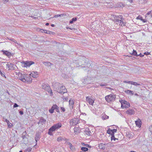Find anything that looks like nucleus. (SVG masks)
I'll list each match as a JSON object with an SVG mask.
<instances>
[{
    "label": "nucleus",
    "mask_w": 152,
    "mask_h": 152,
    "mask_svg": "<svg viewBox=\"0 0 152 152\" xmlns=\"http://www.w3.org/2000/svg\"><path fill=\"white\" fill-rule=\"evenodd\" d=\"M49 25V23H46L45 25L46 26H48Z\"/></svg>",
    "instance_id": "obj_63"
},
{
    "label": "nucleus",
    "mask_w": 152,
    "mask_h": 152,
    "mask_svg": "<svg viewBox=\"0 0 152 152\" xmlns=\"http://www.w3.org/2000/svg\"><path fill=\"white\" fill-rule=\"evenodd\" d=\"M70 125L72 126H74L76 125V118H73L70 121Z\"/></svg>",
    "instance_id": "obj_17"
},
{
    "label": "nucleus",
    "mask_w": 152,
    "mask_h": 152,
    "mask_svg": "<svg viewBox=\"0 0 152 152\" xmlns=\"http://www.w3.org/2000/svg\"><path fill=\"white\" fill-rule=\"evenodd\" d=\"M63 14L57 15H54V17H52L51 18H57V17H62V16H63Z\"/></svg>",
    "instance_id": "obj_33"
},
{
    "label": "nucleus",
    "mask_w": 152,
    "mask_h": 152,
    "mask_svg": "<svg viewBox=\"0 0 152 152\" xmlns=\"http://www.w3.org/2000/svg\"><path fill=\"white\" fill-rule=\"evenodd\" d=\"M115 98L116 96L115 95L110 94L106 96L105 99L107 102H109L111 101H114Z\"/></svg>",
    "instance_id": "obj_5"
},
{
    "label": "nucleus",
    "mask_w": 152,
    "mask_h": 152,
    "mask_svg": "<svg viewBox=\"0 0 152 152\" xmlns=\"http://www.w3.org/2000/svg\"><path fill=\"white\" fill-rule=\"evenodd\" d=\"M99 147L101 149H104L105 148V145L102 143H100L99 145Z\"/></svg>",
    "instance_id": "obj_21"
},
{
    "label": "nucleus",
    "mask_w": 152,
    "mask_h": 152,
    "mask_svg": "<svg viewBox=\"0 0 152 152\" xmlns=\"http://www.w3.org/2000/svg\"><path fill=\"white\" fill-rule=\"evenodd\" d=\"M42 86L43 89L47 91L50 93V95L51 96H53V92L49 86L46 84H43L42 85Z\"/></svg>",
    "instance_id": "obj_4"
},
{
    "label": "nucleus",
    "mask_w": 152,
    "mask_h": 152,
    "mask_svg": "<svg viewBox=\"0 0 152 152\" xmlns=\"http://www.w3.org/2000/svg\"><path fill=\"white\" fill-rule=\"evenodd\" d=\"M124 82V83H128V81H126V80H124V82Z\"/></svg>",
    "instance_id": "obj_56"
},
{
    "label": "nucleus",
    "mask_w": 152,
    "mask_h": 152,
    "mask_svg": "<svg viewBox=\"0 0 152 152\" xmlns=\"http://www.w3.org/2000/svg\"><path fill=\"white\" fill-rule=\"evenodd\" d=\"M120 24V25L121 26H124V22H123V20H120L119 22Z\"/></svg>",
    "instance_id": "obj_35"
},
{
    "label": "nucleus",
    "mask_w": 152,
    "mask_h": 152,
    "mask_svg": "<svg viewBox=\"0 0 152 152\" xmlns=\"http://www.w3.org/2000/svg\"><path fill=\"white\" fill-rule=\"evenodd\" d=\"M19 113L21 115H22L23 114V112L21 110H20L19 111Z\"/></svg>",
    "instance_id": "obj_50"
},
{
    "label": "nucleus",
    "mask_w": 152,
    "mask_h": 152,
    "mask_svg": "<svg viewBox=\"0 0 152 152\" xmlns=\"http://www.w3.org/2000/svg\"><path fill=\"white\" fill-rule=\"evenodd\" d=\"M56 106V108L55 110H56V111L58 112H59V107L57 106V105L55 104Z\"/></svg>",
    "instance_id": "obj_40"
},
{
    "label": "nucleus",
    "mask_w": 152,
    "mask_h": 152,
    "mask_svg": "<svg viewBox=\"0 0 152 152\" xmlns=\"http://www.w3.org/2000/svg\"><path fill=\"white\" fill-rule=\"evenodd\" d=\"M133 82H132L131 81H128L129 83H130L132 85V83H133Z\"/></svg>",
    "instance_id": "obj_53"
},
{
    "label": "nucleus",
    "mask_w": 152,
    "mask_h": 152,
    "mask_svg": "<svg viewBox=\"0 0 152 152\" xmlns=\"http://www.w3.org/2000/svg\"><path fill=\"white\" fill-rule=\"evenodd\" d=\"M56 107V106L54 104L52 107L49 110V111L50 113H53L54 110L55 109Z\"/></svg>",
    "instance_id": "obj_22"
},
{
    "label": "nucleus",
    "mask_w": 152,
    "mask_h": 152,
    "mask_svg": "<svg viewBox=\"0 0 152 152\" xmlns=\"http://www.w3.org/2000/svg\"><path fill=\"white\" fill-rule=\"evenodd\" d=\"M114 18L115 21L116 22V23L118 22H119L120 20H124V18H123L122 15H120L118 16L115 15Z\"/></svg>",
    "instance_id": "obj_10"
},
{
    "label": "nucleus",
    "mask_w": 152,
    "mask_h": 152,
    "mask_svg": "<svg viewBox=\"0 0 152 152\" xmlns=\"http://www.w3.org/2000/svg\"><path fill=\"white\" fill-rule=\"evenodd\" d=\"M85 58L84 57L80 56L78 57L77 63V67L81 66V67L85 68L86 69H87L88 67L91 66V61H85Z\"/></svg>",
    "instance_id": "obj_1"
},
{
    "label": "nucleus",
    "mask_w": 152,
    "mask_h": 152,
    "mask_svg": "<svg viewBox=\"0 0 152 152\" xmlns=\"http://www.w3.org/2000/svg\"><path fill=\"white\" fill-rule=\"evenodd\" d=\"M138 56H139L140 57H142L144 56V55H142L141 53H140L139 55Z\"/></svg>",
    "instance_id": "obj_52"
},
{
    "label": "nucleus",
    "mask_w": 152,
    "mask_h": 152,
    "mask_svg": "<svg viewBox=\"0 0 152 152\" xmlns=\"http://www.w3.org/2000/svg\"><path fill=\"white\" fill-rule=\"evenodd\" d=\"M61 110L63 112L65 111V110L64 108L63 107H61Z\"/></svg>",
    "instance_id": "obj_49"
},
{
    "label": "nucleus",
    "mask_w": 152,
    "mask_h": 152,
    "mask_svg": "<svg viewBox=\"0 0 152 152\" xmlns=\"http://www.w3.org/2000/svg\"><path fill=\"white\" fill-rule=\"evenodd\" d=\"M51 26L53 27H54L55 26V25L54 24H52L51 25Z\"/></svg>",
    "instance_id": "obj_61"
},
{
    "label": "nucleus",
    "mask_w": 152,
    "mask_h": 152,
    "mask_svg": "<svg viewBox=\"0 0 152 152\" xmlns=\"http://www.w3.org/2000/svg\"><path fill=\"white\" fill-rule=\"evenodd\" d=\"M26 132H23V133L21 136L23 138L22 142L23 143H26L28 141V139L26 137Z\"/></svg>",
    "instance_id": "obj_8"
},
{
    "label": "nucleus",
    "mask_w": 152,
    "mask_h": 152,
    "mask_svg": "<svg viewBox=\"0 0 152 152\" xmlns=\"http://www.w3.org/2000/svg\"><path fill=\"white\" fill-rule=\"evenodd\" d=\"M131 54H132L133 55L135 56H138V55L137 54L136 51L134 50H133V52H132V53H131Z\"/></svg>",
    "instance_id": "obj_27"
},
{
    "label": "nucleus",
    "mask_w": 152,
    "mask_h": 152,
    "mask_svg": "<svg viewBox=\"0 0 152 152\" xmlns=\"http://www.w3.org/2000/svg\"><path fill=\"white\" fill-rule=\"evenodd\" d=\"M70 148L71 150H72L73 149V148L72 145H71L70 146Z\"/></svg>",
    "instance_id": "obj_48"
},
{
    "label": "nucleus",
    "mask_w": 152,
    "mask_h": 152,
    "mask_svg": "<svg viewBox=\"0 0 152 152\" xmlns=\"http://www.w3.org/2000/svg\"><path fill=\"white\" fill-rule=\"evenodd\" d=\"M39 31L40 32L42 33H46L47 32V30H43L42 29L39 28Z\"/></svg>",
    "instance_id": "obj_30"
},
{
    "label": "nucleus",
    "mask_w": 152,
    "mask_h": 152,
    "mask_svg": "<svg viewBox=\"0 0 152 152\" xmlns=\"http://www.w3.org/2000/svg\"><path fill=\"white\" fill-rule=\"evenodd\" d=\"M18 75L19 77V79L20 80H21L23 82H26V80L25 79V75H23L21 73H19Z\"/></svg>",
    "instance_id": "obj_12"
},
{
    "label": "nucleus",
    "mask_w": 152,
    "mask_h": 152,
    "mask_svg": "<svg viewBox=\"0 0 152 152\" xmlns=\"http://www.w3.org/2000/svg\"><path fill=\"white\" fill-rule=\"evenodd\" d=\"M46 120L43 118L42 117L40 119L39 122L41 123L44 124L46 122Z\"/></svg>",
    "instance_id": "obj_25"
},
{
    "label": "nucleus",
    "mask_w": 152,
    "mask_h": 152,
    "mask_svg": "<svg viewBox=\"0 0 152 152\" xmlns=\"http://www.w3.org/2000/svg\"><path fill=\"white\" fill-rule=\"evenodd\" d=\"M84 132L85 134L88 136L91 135L92 134V133L91 132L90 130L88 128H86L85 129Z\"/></svg>",
    "instance_id": "obj_16"
},
{
    "label": "nucleus",
    "mask_w": 152,
    "mask_h": 152,
    "mask_svg": "<svg viewBox=\"0 0 152 152\" xmlns=\"http://www.w3.org/2000/svg\"><path fill=\"white\" fill-rule=\"evenodd\" d=\"M127 94H130L131 95H133L134 94L132 93L133 91L129 90H126L124 91Z\"/></svg>",
    "instance_id": "obj_23"
},
{
    "label": "nucleus",
    "mask_w": 152,
    "mask_h": 152,
    "mask_svg": "<svg viewBox=\"0 0 152 152\" xmlns=\"http://www.w3.org/2000/svg\"><path fill=\"white\" fill-rule=\"evenodd\" d=\"M34 63L32 61H26L22 63V65L25 67H29Z\"/></svg>",
    "instance_id": "obj_7"
},
{
    "label": "nucleus",
    "mask_w": 152,
    "mask_h": 152,
    "mask_svg": "<svg viewBox=\"0 0 152 152\" xmlns=\"http://www.w3.org/2000/svg\"><path fill=\"white\" fill-rule=\"evenodd\" d=\"M108 118L109 116L106 115H104L102 116V119L104 120L107 119Z\"/></svg>",
    "instance_id": "obj_34"
},
{
    "label": "nucleus",
    "mask_w": 152,
    "mask_h": 152,
    "mask_svg": "<svg viewBox=\"0 0 152 152\" xmlns=\"http://www.w3.org/2000/svg\"><path fill=\"white\" fill-rule=\"evenodd\" d=\"M8 126L9 128L12 127L13 126L12 124L11 123H9V124L8 123Z\"/></svg>",
    "instance_id": "obj_44"
},
{
    "label": "nucleus",
    "mask_w": 152,
    "mask_h": 152,
    "mask_svg": "<svg viewBox=\"0 0 152 152\" xmlns=\"http://www.w3.org/2000/svg\"><path fill=\"white\" fill-rule=\"evenodd\" d=\"M86 101H87L90 104L93 105V103L94 102V100L90 98L89 97L87 96L86 97Z\"/></svg>",
    "instance_id": "obj_14"
},
{
    "label": "nucleus",
    "mask_w": 152,
    "mask_h": 152,
    "mask_svg": "<svg viewBox=\"0 0 152 152\" xmlns=\"http://www.w3.org/2000/svg\"><path fill=\"white\" fill-rule=\"evenodd\" d=\"M6 122L7 123V124H8V123H10L9 121L8 120H6Z\"/></svg>",
    "instance_id": "obj_58"
},
{
    "label": "nucleus",
    "mask_w": 152,
    "mask_h": 152,
    "mask_svg": "<svg viewBox=\"0 0 152 152\" xmlns=\"http://www.w3.org/2000/svg\"><path fill=\"white\" fill-rule=\"evenodd\" d=\"M145 18L148 20H152V10L148 12L146 14Z\"/></svg>",
    "instance_id": "obj_9"
},
{
    "label": "nucleus",
    "mask_w": 152,
    "mask_h": 152,
    "mask_svg": "<svg viewBox=\"0 0 152 152\" xmlns=\"http://www.w3.org/2000/svg\"><path fill=\"white\" fill-rule=\"evenodd\" d=\"M72 19V20H70L69 21V23L71 24L72 23L73 21H75L76 20V18H73Z\"/></svg>",
    "instance_id": "obj_41"
},
{
    "label": "nucleus",
    "mask_w": 152,
    "mask_h": 152,
    "mask_svg": "<svg viewBox=\"0 0 152 152\" xmlns=\"http://www.w3.org/2000/svg\"><path fill=\"white\" fill-rule=\"evenodd\" d=\"M126 113L129 115H134L135 113V111L132 109H129L126 112Z\"/></svg>",
    "instance_id": "obj_11"
},
{
    "label": "nucleus",
    "mask_w": 152,
    "mask_h": 152,
    "mask_svg": "<svg viewBox=\"0 0 152 152\" xmlns=\"http://www.w3.org/2000/svg\"><path fill=\"white\" fill-rule=\"evenodd\" d=\"M67 144L69 146H70L71 145H72L69 142H67Z\"/></svg>",
    "instance_id": "obj_57"
},
{
    "label": "nucleus",
    "mask_w": 152,
    "mask_h": 152,
    "mask_svg": "<svg viewBox=\"0 0 152 152\" xmlns=\"http://www.w3.org/2000/svg\"><path fill=\"white\" fill-rule=\"evenodd\" d=\"M74 104V102L73 100L70 99L69 101V104L70 105L71 108H73V104Z\"/></svg>",
    "instance_id": "obj_26"
},
{
    "label": "nucleus",
    "mask_w": 152,
    "mask_h": 152,
    "mask_svg": "<svg viewBox=\"0 0 152 152\" xmlns=\"http://www.w3.org/2000/svg\"><path fill=\"white\" fill-rule=\"evenodd\" d=\"M7 66L8 67L9 69L10 70H13L14 69V65L11 63H10V64H7Z\"/></svg>",
    "instance_id": "obj_20"
},
{
    "label": "nucleus",
    "mask_w": 152,
    "mask_h": 152,
    "mask_svg": "<svg viewBox=\"0 0 152 152\" xmlns=\"http://www.w3.org/2000/svg\"><path fill=\"white\" fill-rule=\"evenodd\" d=\"M107 133L109 134H111V135H112V129H109L107 131Z\"/></svg>",
    "instance_id": "obj_37"
},
{
    "label": "nucleus",
    "mask_w": 152,
    "mask_h": 152,
    "mask_svg": "<svg viewBox=\"0 0 152 152\" xmlns=\"http://www.w3.org/2000/svg\"><path fill=\"white\" fill-rule=\"evenodd\" d=\"M62 98L65 101H67L68 100V98L67 97H65L64 96H63L62 97Z\"/></svg>",
    "instance_id": "obj_38"
},
{
    "label": "nucleus",
    "mask_w": 152,
    "mask_h": 152,
    "mask_svg": "<svg viewBox=\"0 0 152 152\" xmlns=\"http://www.w3.org/2000/svg\"><path fill=\"white\" fill-rule=\"evenodd\" d=\"M31 77V76H28L27 77H25V79L26 80V82L27 81L28 82H31L32 79Z\"/></svg>",
    "instance_id": "obj_19"
},
{
    "label": "nucleus",
    "mask_w": 152,
    "mask_h": 152,
    "mask_svg": "<svg viewBox=\"0 0 152 152\" xmlns=\"http://www.w3.org/2000/svg\"><path fill=\"white\" fill-rule=\"evenodd\" d=\"M132 85H135V86H141L142 85V83H137L136 82H133V83H132Z\"/></svg>",
    "instance_id": "obj_32"
},
{
    "label": "nucleus",
    "mask_w": 152,
    "mask_h": 152,
    "mask_svg": "<svg viewBox=\"0 0 152 152\" xmlns=\"http://www.w3.org/2000/svg\"><path fill=\"white\" fill-rule=\"evenodd\" d=\"M112 134H114V133L115 132H117V129H112Z\"/></svg>",
    "instance_id": "obj_43"
},
{
    "label": "nucleus",
    "mask_w": 152,
    "mask_h": 152,
    "mask_svg": "<svg viewBox=\"0 0 152 152\" xmlns=\"http://www.w3.org/2000/svg\"><path fill=\"white\" fill-rule=\"evenodd\" d=\"M107 85V84L106 83H104V84H102L101 83L100 84V86H105Z\"/></svg>",
    "instance_id": "obj_46"
},
{
    "label": "nucleus",
    "mask_w": 152,
    "mask_h": 152,
    "mask_svg": "<svg viewBox=\"0 0 152 152\" xmlns=\"http://www.w3.org/2000/svg\"><path fill=\"white\" fill-rule=\"evenodd\" d=\"M81 150L83 151H86L88 150V149L86 147H82L81 148Z\"/></svg>",
    "instance_id": "obj_29"
},
{
    "label": "nucleus",
    "mask_w": 152,
    "mask_h": 152,
    "mask_svg": "<svg viewBox=\"0 0 152 152\" xmlns=\"http://www.w3.org/2000/svg\"><path fill=\"white\" fill-rule=\"evenodd\" d=\"M80 128L77 127V133H80Z\"/></svg>",
    "instance_id": "obj_45"
},
{
    "label": "nucleus",
    "mask_w": 152,
    "mask_h": 152,
    "mask_svg": "<svg viewBox=\"0 0 152 152\" xmlns=\"http://www.w3.org/2000/svg\"><path fill=\"white\" fill-rule=\"evenodd\" d=\"M0 74L3 77L4 76V74H3L1 72V73H0Z\"/></svg>",
    "instance_id": "obj_55"
},
{
    "label": "nucleus",
    "mask_w": 152,
    "mask_h": 152,
    "mask_svg": "<svg viewBox=\"0 0 152 152\" xmlns=\"http://www.w3.org/2000/svg\"><path fill=\"white\" fill-rule=\"evenodd\" d=\"M135 123L137 126L140 128L141 127L142 125V122L140 119H138L135 122Z\"/></svg>",
    "instance_id": "obj_15"
},
{
    "label": "nucleus",
    "mask_w": 152,
    "mask_h": 152,
    "mask_svg": "<svg viewBox=\"0 0 152 152\" xmlns=\"http://www.w3.org/2000/svg\"><path fill=\"white\" fill-rule=\"evenodd\" d=\"M4 1V2L6 1V2H7L8 1V0H3Z\"/></svg>",
    "instance_id": "obj_60"
},
{
    "label": "nucleus",
    "mask_w": 152,
    "mask_h": 152,
    "mask_svg": "<svg viewBox=\"0 0 152 152\" xmlns=\"http://www.w3.org/2000/svg\"><path fill=\"white\" fill-rule=\"evenodd\" d=\"M31 148H28L26 149L25 152H31Z\"/></svg>",
    "instance_id": "obj_31"
},
{
    "label": "nucleus",
    "mask_w": 152,
    "mask_h": 152,
    "mask_svg": "<svg viewBox=\"0 0 152 152\" xmlns=\"http://www.w3.org/2000/svg\"><path fill=\"white\" fill-rule=\"evenodd\" d=\"M144 54L146 55H148L149 54V53L148 52H145L144 53Z\"/></svg>",
    "instance_id": "obj_51"
},
{
    "label": "nucleus",
    "mask_w": 152,
    "mask_h": 152,
    "mask_svg": "<svg viewBox=\"0 0 152 152\" xmlns=\"http://www.w3.org/2000/svg\"><path fill=\"white\" fill-rule=\"evenodd\" d=\"M18 106V105L16 103H15L14 105V107H15Z\"/></svg>",
    "instance_id": "obj_47"
},
{
    "label": "nucleus",
    "mask_w": 152,
    "mask_h": 152,
    "mask_svg": "<svg viewBox=\"0 0 152 152\" xmlns=\"http://www.w3.org/2000/svg\"><path fill=\"white\" fill-rule=\"evenodd\" d=\"M1 51L3 52V53L4 54L7 56L9 58L11 55H12V53L9 52L8 51L2 50Z\"/></svg>",
    "instance_id": "obj_13"
},
{
    "label": "nucleus",
    "mask_w": 152,
    "mask_h": 152,
    "mask_svg": "<svg viewBox=\"0 0 152 152\" xmlns=\"http://www.w3.org/2000/svg\"><path fill=\"white\" fill-rule=\"evenodd\" d=\"M43 64L44 65L48 66H50L51 64V63L48 61L43 62Z\"/></svg>",
    "instance_id": "obj_24"
},
{
    "label": "nucleus",
    "mask_w": 152,
    "mask_h": 152,
    "mask_svg": "<svg viewBox=\"0 0 152 152\" xmlns=\"http://www.w3.org/2000/svg\"><path fill=\"white\" fill-rule=\"evenodd\" d=\"M53 86L54 90L60 93L63 94L67 92L65 87L58 82L53 83Z\"/></svg>",
    "instance_id": "obj_2"
},
{
    "label": "nucleus",
    "mask_w": 152,
    "mask_h": 152,
    "mask_svg": "<svg viewBox=\"0 0 152 152\" xmlns=\"http://www.w3.org/2000/svg\"><path fill=\"white\" fill-rule=\"evenodd\" d=\"M0 74L3 77L4 76V74H3L1 72V73H0Z\"/></svg>",
    "instance_id": "obj_54"
},
{
    "label": "nucleus",
    "mask_w": 152,
    "mask_h": 152,
    "mask_svg": "<svg viewBox=\"0 0 152 152\" xmlns=\"http://www.w3.org/2000/svg\"><path fill=\"white\" fill-rule=\"evenodd\" d=\"M46 33L50 34H53L54 32L51 31H47V32Z\"/></svg>",
    "instance_id": "obj_36"
},
{
    "label": "nucleus",
    "mask_w": 152,
    "mask_h": 152,
    "mask_svg": "<svg viewBox=\"0 0 152 152\" xmlns=\"http://www.w3.org/2000/svg\"><path fill=\"white\" fill-rule=\"evenodd\" d=\"M129 152H136L134 151H129Z\"/></svg>",
    "instance_id": "obj_64"
},
{
    "label": "nucleus",
    "mask_w": 152,
    "mask_h": 152,
    "mask_svg": "<svg viewBox=\"0 0 152 152\" xmlns=\"http://www.w3.org/2000/svg\"><path fill=\"white\" fill-rule=\"evenodd\" d=\"M111 140H113L114 141H115V140H118V139L115 137L114 134H113L111 135Z\"/></svg>",
    "instance_id": "obj_28"
},
{
    "label": "nucleus",
    "mask_w": 152,
    "mask_h": 152,
    "mask_svg": "<svg viewBox=\"0 0 152 152\" xmlns=\"http://www.w3.org/2000/svg\"><path fill=\"white\" fill-rule=\"evenodd\" d=\"M62 139L63 138L62 137H59L57 138V140L58 141H60L62 140Z\"/></svg>",
    "instance_id": "obj_39"
},
{
    "label": "nucleus",
    "mask_w": 152,
    "mask_h": 152,
    "mask_svg": "<svg viewBox=\"0 0 152 152\" xmlns=\"http://www.w3.org/2000/svg\"><path fill=\"white\" fill-rule=\"evenodd\" d=\"M85 145L87 147H88L89 145L88 144H86Z\"/></svg>",
    "instance_id": "obj_62"
},
{
    "label": "nucleus",
    "mask_w": 152,
    "mask_h": 152,
    "mask_svg": "<svg viewBox=\"0 0 152 152\" xmlns=\"http://www.w3.org/2000/svg\"><path fill=\"white\" fill-rule=\"evenodd\" d=\"M61 124L58 123L52 126L49 130L48 134L50 135H52V132L57 129L61 126Z\"/></svg>",
    "instance_id": "obj_3"
},
{
    "label": "nucleus",
    "mask_w": 152,
    "mask_h": 152,
    "mask_svg": "<svg viewBox=\"0 0 152 152\" xmlns=\"http://www.w3.org/2000/svg\"><path fill=\"white\" fill-rule=\"evenodd\" d=\"M120 102L121 104V107L122 108H128L130 106V104L125 100H121V101H120Z\"/></svg>",
    "instance_id": "obj_6"
},
{
    "label": "nucleus",
    "mask_w": 152,
    "mask_h": 152,
    "mask_svg": "<svg viewBox=\"0 0 152 152\" xmlns=\"http://www.w3.org/2000/svg\"><path fill=\"white\" fill-rule=\"evenodd\" d=\"M134 95L135 96H139V95L137 93H136Z\"/></svg>",
    "instance_id": "obj_59"
},
{
    "label": "nucleus",
    "mask_w": 152,
    "mask_h": 152,
    "mask_svg": "<svg viewBox=\"0 0 152 152\" xmlns=\"http://www.w3.org/2000/svg\"><path fill=\"white\" fill-rule=\"evenodd\" d=\"M10 40L14 42L15 43H16L17 44L19 45L18 43H17V41L15 40L14 39L11 38L10 39ZM19 45H20V44H19Z\"/></svg>",
    "instance_id": "obj_42"
},
{
    "label": "nucleus",
    "mask_w": 152,
    "mask_h": 152,
    "mask_svg": "<svg viewBox=\"0 0 152 152\" xmlns=\"http://www.w3.org/2000/svg\"><path fill=\"white\" fill-rule=\"evenodd\" d=\"M30 75L33 78H36L37 77L38 73L37 72H32L30 74Z\"/></svg>",
    "instance_id": "obj_18"
}]
</instances>
